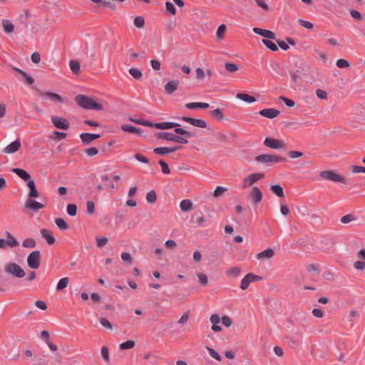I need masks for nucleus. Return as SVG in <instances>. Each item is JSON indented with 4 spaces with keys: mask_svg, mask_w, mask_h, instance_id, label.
I'll use <instances>...</instances> for the list:
<instances>
[{
    "mask_svg": "<svg viewBox=\"0 0 365 365\" xmlns=\"http://www.w3.org/2000/svg\"><path fill=\"white\" fill-rule=\"evenodd\" d=\"M76 101L79 106L84 109L95 110H102L103 109L101 104L96 103L92 98L87 96L78 95L76 97Z\"/></svg>",
    "mask_w": 365,
    "mask_h": 365,
    "instance_id": "1",
    "label": "nucleus"
},
{
    "mask_svg": "<svg viewBox=\"0 0 365 365\" xmlns=\"http://www.w3.org/2000/svg\"><path fill=\"white\" fill-rule=\"evenodd\" d=\"M175 132L178 135H173L172 142L177 143L187 144L188 143L187 138H192L195 136L194 133L189 132L180 127L176 128L175 129Z\"/></svg>",
    "mask_w": 365,
    "mask_h": 365,
    "instance_id": "2",
    "label": "nucleus"
},
{
    "mask_svg": "<svg viewBox=\"0 0 365 365\" xmlns=\"http://www.w3.org/2000/svg\"><path fill=\"white\" fill-rule=\"evenodd\" d=\"M255 160L258 163H262L266 165H271L280 162H284L286 158L275 155L262 154L257 155L255 158Z\"/></svg>",
    "mask_w": 365,
    "mask_h": 365,
    "instance_id": "3",
    "label": "nucleus"
},
{
    "mask_svg": "<svg viewBox=\"0 0 365 365\" xmlns=\"http://www.w3.org/2000/svg\"><path fill=\"white\" fill-rule=\"evenodd\" d=\"M319 177L335 182H347V180L344 177L331 170L322 171L319 173Z\"/></svg>",
    "mask_w": 365,
    "mask_h": 365,
    "instance_id": "4",
    "label": "nucleus"
},
{
    "mask_svg": "<svg viewBox=\"0 0 365 365\" xmlns=\"http://www.w3.org/2000/svg\"><path fill=\"white\" fill-rule=\"evenodd\" d=\"M248 198L254 205H258L262 200L263 194L257 186H253L248 192Z\"/></svg>",
    "mask_w": 365,
    "mask_h": 365,
    "instance_id": "5",
    "label": "nucleus"
},
{
    "mask_svg": "<svg viewBox=\"0 0 365 365\" xmlns=\"http://www.w3.org/2000/svg\"><path fill=\"white\" fill-rule=\"evenodd\" d=\"M28 266L33 269H36L41 264V253L38 250L31 252L27 257Z\"/></svg>",
    "mask_w": 365,
    "mask_h": 365,
    "instance_id": "6",
    "label": "nucleus"
},
{
    "mask_svg": "<svg viewBox=\"0 0 365 365\" xmlns=\"http://www.w3.org/2000/svg\"><path fill=\"white\" fill-rule=\"evenodd\" d=\"M6 272L16 277L21 278L25 276L24 270L16 263L11 262L5 266Z\"/></svg>",
    "mask_w": 365,
    "mask_h": 365,
    "instance_id": "7",
    "label": "nucleus"
},
{
    "mask_svg": "<svg viewBox=\"0 0 365 365\" xmlns=\"http://www.w3.org/2000/svg\"><path fill=\"white\" fill-rule=\"evenodd\" d=\"M5 235L7 240L0 239V249H6L7 247H14L19 245L16 239L9 232H6Z\"/></svg>",
    "mask_w": 365,
    "mask_h": 365,
    "instance_id": "8",
    "label": "nucleus"
},
{
    "mask_svg": "<svg viewBox=\"0 0 365 365\" xmlns=\"http://www.w3.org/2000/svg\"><path fill=\"white\" fill-rule=\"evenodd\" d=\"M264 145L272 149H284L286 144L278 139L267 137L264 141Z\"/></svg>",
    "mask_w": 365,
    "mask_h": 365,
    "instance_id": "9",
    "label": "nucleus"
},
{
    "mask_svg": "<svg viewBox=\"0 0 365 365\" xmlns=\"http://www.w3.org/2000/svg\"><path fill=\"white\" fill-rule=\"evenodd\" d=\"M260 279H262L261 277L256 275L253 273H249L246 274L242 279L240 283V288L242 290H245L249 287L251 282L258 281Z\"/></svg>",
    "mask_w": 365,
    "mask_h": 365,
    "instance_id": "10",
    "label": "nucleus"
},
{
    "mask_svg": "<svg viewBox=\"0 0 365 365\" xmlns=\"http://www.w3.org/2000/svg\"><path fill=\"white\" fill-rule=\"evenodd\" d=\"M264 177V173H252L244 179L242 187L246 188L250 187L258 180L262 179Z\"/></svg>",
    "mask_w": 365,
    "mask_h": 365,
    "instance_id": "11",
    "label": "nucleus"
},
{
    "mask_svg": "<svg viewBox=\"0 0 365 365\" xmlns=\"http://www.w3.org/2000/svg\"><path fill=\"white\" fill-rule=\"evenodd\" d=\"M51 121L57 128L63 130L69 128V122L64 118L53 115L51 117Z\"/></svg>",
    "mask_w": 365,
    "mask_h": 365,
    "instance_id": "12",
    "label": "nucleus"
},
{
    "mask_svg": "<svg viewBox=\"0 0 365 365\" xmlns=\"http://www.w3.org/2000/svg\"><path fill=\"white\" fill-rule=\"evenodd\" d=\"M181 120L189 123L192 125L200 128H205L207 127V124L205 120L202 119H196L190 117L183 116L180 118Z\"/></svg>",
    "mask_w": 365,
    "mask_h": 365,
    "instance_id": "13",
    "label": "nucleus"
},
{
    "mask_svg": "<svg viewBox=\"0 0 365 365\" xmlns=\"http://www.w3.org/2000/svg\"><path fill=\"white\" fill-rule=\"evenodd\" d=\"M45 205L34 200V198H27L25 202V207L32 211H38L43 208Z\"/></svg>",
    "mask_w": 365,
    "mask_h": 365,
    "instance_id": "14",
    "label": "nucleus"
},
{
    "mask_svg": "<svg viewBox=\"0 0 365 365\" xmlns=\"http://www.w3.org/2000/svg\"><path fill=\"white\" fill-rule=\"evenodd\" d=\"M101 137L100 134L83 133L80 135V138L82 143L85 145L90 144L93 140L98 139Z\"/></svg>",
    "mask_w": 365,
    "mask_h": 365,
    "instance_id": "15",
    "label": "nucleus"
},
{
    "mask_svg": "<svg viewBox=\"0 0 365 365\" xmlns=\"http://www.w3.org/2000/svg\"><path fill=\"white\" fill-rule=\"evenodd\" d=\"M210 321L212 324L211 327V329L213 331L219 332L222 330V328L218 325L221 321V319L218 314H212L210 318Z\"/></svg>",
    "mask_w": 365,
    "mask_h": 365,
    "instance_id": "16",
    "label": "nucleus"
},
{
    "mask_svg": "<svg viewBox=\"0 0 365 365\" xmlns=\"http://www.w3.org/2000/svg\"><path fill=\"white\" fill-rule=\"evenodd\" d=\"M21 147V142L19 139L11 142L9 145L5 147L3 150L4 153L12 154L16 153Z\"/></svg>",
    "mask_w": 365,
    "mask_h": 365,
    "instance_id": "17",
    "label": "nucleus"
},
{
    "mask_svg": "<svg viewBox=\"0 0 365 365\" xmlns=\"http://www.w3.org/2000/svg\"><path fill=\"white\" fill-rule=\"evenodd\" d=\"M253 31L255 34L259 35L261 36L265 37L269 39H274L275 38V34L274 32L269 30L267 29H262L261 28L255 27L253 29Z\"/></svg>",
    "mask_w": 365,
    "mask_h": 365,
    "instance_id": "18",
    "label": "nucleus"
},
{
    "mask_svg": "<svg viewBox=\"0 0 365 365\" xmlns=\"http://www.w3.org/2000/svg\"><path fill=\"white\" fill-rule=\"evenodd\" d=\"M259 115L269 119H272L279 114V111L274 108H264L259 112Z\"/></svg>",
    "mask_w": 365,
    "mask_h": 365,
    "instance_id": "19",
    "label": "nucleus"
},
{
    "mask_svg": "<svg viewBox=\"0 0 365 365\" xmlns=\"http://www.w3.org/2000/svg\"><path fill=\"white\" fill-rule=\"evenodd\" d=\"M27 186L29 189L28 192V198H35L38 197L40 196V193L38 190L36 189L35 182L33 180H29L27 182Z\"/></svg>",
    "mask_w": 365,
    "mask_h": 365,
    "instance_id": "20",
    "label": "nucleus"
},
{
    "mask_svg": "<svg viewBox=\"0 0 365 365\" xmlns=\"http://www.w3.org/2000/svg\"><path fill=\"white\" fill-rule=\"evenodd\" d=\"M40 96L46 99H49L53 102H58L63 103V98L61 96L57 93H51V92H42L40 93Z\"/></svg>",
    "mask_w": 365,
    "mask_h": 365,
    "instance_id": "21",
    "label": "nucleus"
},
{
    "mask_svg": "<svg viewBox=\"0 0 365 365\" xmlns=\"http://www.w3.org/2000/svg\"><path fill=\"white\" fill-rule=\"evenodd\" d=\"M180 126V125L179 123L175 122H162L155 123V128L161 130L170 129L173 128H175V129L176 128H178Z\"/></svg>",
    "mask_w": 365,
    "mask_h": 365,
    "instance_id": "22",
    "label": "nucleus"
},
{
    "mask_svg": "<svg viewBox=\"0 0 365 365\" xmlns=\"http://www.w3.org/2000/svg\"><path fill=\"white\" fill-rule=\"evenodd\" d=\"M11 171L16 175H17L23 180L26 181L27 182L29 180H32L30 174L24 169L16 168H13Z\"/></svg>",
    "mask_w": 365,
    "mask_h": 365,
    "instance_id": "23",
    "label": "nucleus"
},
{
    "mask_svg": "<svg viewBox=\"0 0 365 365\" xmlns=\"http://www.w3.org/2000/svg\"><path fill=\"white\" fill-rule=\"evenodd\" d=\"M180 83L177 80L170 81L165 86V91L168 94L173 93L178 88Z\"/></svg>",
    "mask_w": 365,
    "mask_h": 365,
    "instance_id": "24",
    "label": "nucleus"
},
{
    "mask_svg": "<svg viewBox=\"0 0 365 365\" xmlns=\"http://www.w3.org/2000/svg\"><path fill=\"white\" fill-rule=\"evenodd\" d=\"M40 232L41 236L46 240L48 245H53L55 243L56 239L50 231L43 228L41 229Z\"/></svg>",
    "mask_w": 365,
    "mask_h": 365,
    "instance_id": "25",
    "label": "nucleus"
},
{
    "mask_svg": "<svg viewBox=\"0 0 365 365\" xmlns=\"http://www.w3.org/2000/svg\"><path fill=\"white\" fill-rule=\"evenodd\" d=\"M179 149L178 147H173V148H168V147H158L155 148L153 150V152L158 155H165L170 153L175 152Z\"/></svg>",
    "mask_w": 365,
    "mask_h": 365,
    "instance_id": "26",
    "label": "nucleus"
},
{
    "mask_svg": "<svg viewBox=\"0 0 365 365\" xmlns=\"http://www.w3.org/2000/svg\"><path fill=\"white\" fill-rule=\"evenodd\" d=\"M274 255V251L272 248H267L264 250V251L259 252L257 255V258L258 259H271Z\"/></svg>",
    "mask_w": 365,
    "mask_h": 365,
    "instance_id": "27",
    "label": "nucleus"
},
{
    "mask_svg": "<svg viewBox=\"0 0 365 365\" xmlns=\"http://www.w3.org/2000/svg\"><path fill=\"white\" fill-rule=\"evenodd\" d=\"M185 107L187 109H195V108H202L205 109L209 107V104L207 103L202 102H193V103H187L185 104Z\"/></svg>",
    "mask_w": 365,
    "mask_h": 365,
    "instance_id": "28",
    "label": "nucleus"
},
{
    "mask_svg": "<svg viewBox=\"0 0 365 365\" xmlns=\"http://www.w3.org/2000/svg\"><path fill=\"white\" fill-rule=\"evenodd\" d=\"M236 97L237 98L248 103H252L256 101V98L255 97L247 93H240L237 94Z\"/></svg>",
    "mask_w": 365,
    "mask_h": 365,
    "instance_id": "29",
    "label": "nucleus"
},
{
    "mask_svg": "<svg viewBox=\"0 0 365 365\" xmlns=\"http://www.w3.org/2000/svg\"><path fill=\"white\" fill-rule=\"evenodd\" d=\"M174 133L170 132H158L155 134L158 139L165 140L172 142Z\"/></svg>",
    "mask_w": 365,
    "mask_h": 365,
    "instance_id": "30",
    "label": "nucleus"
},
{
    "mask_svg": "<svg viewBox=\"0 0 365 365\" xmlns=\"http://www.w3.org/2000/svg\"><path fill=\"white\" fill-rule=\"evenodd\" d=\"M180 207L182 212L189 211L192 207V202L189 199L182 200L180 203Z\"/></svg>",
    "mask_w": 365,
    "mask_h": 365,
    "instance_id": "31",
    "label": "nucleus"
},
{
    "mask_svg": "<svg viewBox=\"0 0 365 365\" xmlns=\"http://www.w3.org/2000/svg\"><path fill=\"white\" fill-rule=\"evenodd\" d=\"M241 269L239 267H233L226 272L228 277H237L240 275Z\"/></svg>",
    "mask_w": 365,
    "mask_h": 365,
    "instance_id": "32",
    "label": "nucleus"
},
{
    "mask_svg": "<svg viewBox=\"0 0 365 365\" xmlns=\"http://www.w3.org/2000/svg\"><path fill=\"white\" fill-rule=\"evenodd\" d=\"M121 129L124 132H129V133H137V134L141 133V130L140 128H135L131 125L123 124L121 125Z\"/></svg>",
    "mask_w": 365,
    "mask_h": 365,
    "instance_id": "33",
    "label": "nucleus"
},
{
    "mask_svg": "<svg viewBox=\"0 0 365 365\" xmlns=\"http://www.w3.org/2000/svg\"><path fill=\"white\" fill-rule=\"evenodd\" d=\"M14 70H15L16 71L19 72V73H21L25 78L26 80V82L29 84V85H31L34 83V78L29 76L24 71L19 68H16V67H14L13 68Z\"/></svg>",
    "mask_w": 365,
    "mask_h": 365,
    "instance_id": "34",
    "label": "nucleus"
},
{
    "mask_svg": "<svg viewBox=\"0 0 365 365\" xmlns=\"http://www.w3.org/2000/svg\"><path fill=\"white\" fill-rule=\"evenodd\" d=\"M270 189L278 197H283L284 196V190L280 185H272Z\"/></svg>",
    "mask_w": 365,
    "mask_h": 365,
    "instance_id": "35",
    "label": "nucleus"
},
{
    "mask_svg": "<svg viewBox=\"0 0 365 365\" xmlns=\"http://www.w3.org/2000/svg\"><path fill=\"white\" fill-rule=\"evenodd\" d=\"M69 283V279L68 277H63L61 279L56 286L57 291H61L65 289Z\"/></svg>",
    "mask_w": 365,
    "mask_h": 365,
    "instance_id": "36",
    "label": "nucleus"
},
{
    "mask_svg": "<svg viewBox=\"0 0 365 365\" xmlns=\"http://www.w3.org/2000/svg\"><path fill=\"white\" fill-rule=\"evenodd\" d=\"M263 44L272 51H278V46L270 39H263Z\"/></svg>",
    "mask_w": 365,
    "mask_h": 365,
    "instance_id": "37",
    "label": "nucleus"
},
{
    "mask_svg": "<svg viewBox=\"0 0 365 365\" xmlns=\"http://www.w3.org/2000/svg\"><path fill=\"white\" fill-rule=\"evenodd\" d=\"M69 66L73 73L77 74L79 73L81 69V66L79 62L75 60H71L69 62Z\"/></svg>",
    "mask_w": 365,
    "mask_h": 365,
    "instance_id": "38",
    "label": "nucleus"
},
{
    "mask_svg": "<svg viewBox=\"0 0 365 365\" xmlns=\"http://www.w3.org/2000/svg\"><path fill=\"white\" fill-rule=\"evenodd\" d=\"M129 73L135 79H140L143 76L142 71L137 68H130L128 71Z\"/></svg>",
    "mask_w": 365,
    "mask_h": 365,
    "instance_id": "39",
    "label": "nucleus"
},
{
    "mask_svg": "<svg viewBox=\"0 0 365 365\" xmlns=\"http://www.w3.org/2000/svg\"><path fill=\"white\" fill-rule=\"evenodd\" d=\"M22 245L26 248H34L36 245V242L34 238H26L23 241Z\"/></svg>",
    "mask_w": 365,
    "mask_h": 365,
    "instance_id": "40",
    "label": "nucleus"
},
{
    "mask_svg": "<svg viewBox=\"0 0 365 365\" xmlns=\"http://www.w3.org/2000/svg\"><path fill=\"white\" fill-rule=\"evenodd\" d=\"M135 341L133 340H128L120 344L119 348L120 350L130 349L134 347Z\"/></svg>",
    "mask_w": 365,
    "mask_h": 365,
    "instance_id": "41",
    "label": "nucleus"
},
{
    "mask_svg": "<svg viewBox=\"0 0 365 365\" xmlns=\"http://www.w3.org/2000/svg\"><path fill=\"white\" fill-rule=\"evenodd\" d=\"M55 223L58 227L62 230H66L68 228V224L63 218H56Z\"/></svg>",
    "mask_w": 365,
    "mask_h": 365,
    "instance_id": "42",
    "label": "nucleus"
},
{
    "mask_svg": "<svg viewBox=\"0 0 365 365\" xmlns=\"http://www.w3.org/2000/svg\"><path fill=\"white\" fill-rule=\"evenodd\" d=\"M3 27L6 33H11L14 31V26L9 20L3 21Z\"/></svg>",
    "mask_w": 365,
    "mask_h": 365,
    "instance_id": "43",
    "label": "nucleus"
},
{
    "mask_svg": "<svg viewBox=\"0 0 365 365\" xmlns=\"http://www.w3.org/2000/svg\"><path fill=\"white\" fill-rule=\"evenodd\" d=\"M157 200V195L154 190H150L146 195V200L149 203H154Z\"/></svg>",
    "mask_w": 365,
    "mask_h": 365,
    "instance_id": "44",
    "label": "nucleus"
},
{
    "mask_svg": "<svg viewBox=\"0 0 365 365\" xmlns=\"http://www.w3.org/2000/svg\"><path fill=\"white\" fill-rule=\"evenodd\" d=\"M101 7L109 8L113 11L116 10V6L113 3V0H103Z\"/></svg>",
    "mask_w": 365,
    "mask_h": 365,
    "instance_id": "45",
    "label": "nucleus"
},
{
    "mask_svg": "<svg viewBox=\"0 0 365 365\" xmlns=\"http://www.w3.org/2000/svg\"><path fill=\"white\" fill-rule=\"evenodd\" d=\"M130 120L137 123V124H139V125H146V126H149V127H155V123L150 122V121H148V120H138V119H133V118H130Z\"/></svg>",
    "mask_w": 365,
    "mask_h": 365,
    "instance_id": "46",
    "label": "nucleus"
},
{
    "mask_svg": "<svg viewBox=\"0 0 365 365\" xmlns=\"http://www.w3.org/2000/svg\"><path fill=\"white\" fill-rule=\"evenodd\" d=\"M225 31H226V26L225 24H221L217 30V33H216L217 38L219 39H222L224 38Z\"/></svg>",
    "mask_w": 365,
    "mask_h": 365,
    "instance_id": "47",
    "label": "nucleus"
},
{
    "mask_svg": "<svg viewBox=\"0 0 365 365\" xmlns=\"http://www.w3.org/2000/svg\"><path fill=\"white\" fill-rule=\"evenodd\" d=\"M66 136L67 133L56 130L53 132L52 138L56 140H61L66 138Z\"/></svg>",
    "mask_w": 365,
    "mask_h": 365,
    "instance_id": "48",
    "label": "nucleus"
},
{
    "mask_svg": "<svg viewBox=\"0 0 365 365\" xmlns=\"http://www.w3.org/2000/svg\"><path fill=\"white\" fill-rule=\"evenodd\" d=\"M67 213L71 216H75L77 213V206L75 204H68L66 208Z\"/></svg>",
    "mask_w": 365,
    "mask_h": 365,
    "instance_id": "49",
    "label": "nucleus"
},
{
    "mask_svg": "<svg viewBox=\"0 0 365 365\" xmlns=\"http://www.w3.org/2000/svg\"><path fill=\"white\" fill-rule=\"evenodd\" d=\"M356 218L352 214H347L341 218V222L343 224H347L351 221L356 220Z\"/></svg>",
    "mask_w": 365,
    "mask_h": 365,
    "instance_id": "50",
    "label": "nucleus"
},
{
    "mask_svg": "<svg viewBox=\"0 0 365 365\" xmlns=\"http://www.w3.org/2000/svg\"><path fill=\"white\" fill-rule=\"evenodd\" d=\"M225 68L230 72H236L239 69V66L233 63H225Z\"/></svg>",
    "mask_w": 365,
    "mask_h": 365,
    "instance_id": "51",
    "label": "nucleus"
},
{
    "mask_svg": "<svg viewBox=\"0 0 365 365\" xmlns=\"http://www.w3.org/2000/svg\"><path fill=\"white\" fill-rule=\"evenodd\" d=\"M336 65L340 68H349L350 66L349 61L344 58L337 60Z\"/></svg>",
    "mask_w": 365,
    "mask_h": 365,
    "instance_id": "52",
    "label": "nucleus"
},
{
    "mask_svg": "<svg viewBox=\"0 0 365 365\" xmlns=\"http://www.w3.org/2000/svg\"><path fill=\"white\" fill-rule=\"evenodd\" d=\"M159 164L161 166L162 172L164 174L168 175V174L170 173V170L169 168V166H168V163L165 161H164L163 160H159Z\"/></svg>",
    "mask_w": 365,
    "mask_h": 365,
    "instance_id": "53",
    "label": "nucleus"
},
{
    "mask_svg": "<svg viewBox=\"0 0 365 365\" xmlns=\"http://www.w3.org/2000/svg\"><path fill=\"white\" fill-rule=\"evenodd\" d=\"M199 282L202 286H206L208 283V278L205 274L203 273H199L197 274Z\"/></svg>",
    "mask_w": 365,
    "mask_h": 365,
    "instance_id": "54",
    "label": "nucleus"
},
{
    "mask_svg": "<svg viewBox=\"0 0 365 365\" xmlns=\"http://www.w3.org/2000/svg\"><path fill=\"white\" fill-rule=\"evenodd\" d=\"M101 354L103 357V359L106 363H109L110 361V357H109V350L107 346H103L101 348Z\"/></svg>",
    "mask_w": 365,
    "mask_h": 365,
    "instance_id": "55",
    "label": "nucleus"
},
{
    "mask_svg": "<svg viewBox=\"0 0 365 365\" xmlns=\"http://www.w3.org/2000/svg\"><path fill=\"white\" fill-rule=\"evenodd\" d=\"M134 25L137 28H142L145 25V19L143 16H137L134 19Z\"/></svg>",
    "mask_w": 365,
    "mask_h": 365,
    "instance_id": "56",
    "label": "nucleus"
},
{
    "mask_svg": "<svg viewBox=\"0 0 365 365\" xmlns=\"http://www.w3.org/2000/svg\"><path fill=\"white\" fill-rule=\"evenodd\" d=\"M207 349L208 350V352H209L210 355L212 358H214L215 359H216V360H217L219 361H220L222 360V358H221L220 355L219 354V353L216 350H215L212 348H210V347H207Z\"/></svg>",
    "mask_w": 365,
    "mask_h": 365,
    "instance_id": "57",
    "label": "nucleus"
},
{
    "mask_svg": "<svg viewBox=\"0 0 365 365\" xmlns=\"http://www.w3.org/2000/svg\"><path fill=\"white\" fill-rule=\"evenodd\" d=\"M165 8H166L167 11H168L172 15L176 14V12H177L176 9L171 2H170V1L165 2Z\"/></svg>",
    "mask_w": 365,
    "mask_h": 365,
    "instance_id": "58",
    "label": "nucleus"
},
{
    "mask_svg": "<svg viewBox=\"0 0 365 365\" xmlns=\"http://www.w3.org/2000/svg\"><path fill=\"white\" fill-rule=\"evenodd\" d=\"M221 322L225 327H230L232 323L230 317L227 315H224L222 317Z\"/></svg>",
    "mask_w": 365,
    "mask_h": 365,
    "instance_id": "59",
    "label": "nucleus"
},
{
    "mask_svg": "<svg viewBox=\"0 0 365 365\" xmlns=\"http://www.w3.org/2000/svg\"><path fill=\"white\" fill-rule=\"evenodd\" d=\"M87 212L88 214H93L96 212L95 204L93 201L90 200L86 202Z\"/></svg>",
    "mask_w": 365,
    "mask_h": 365,
    "instance_id": "60",
    "label": "nucleus"
},
{
    "mask_svg": "<svg viewBox=\"0 0 365 365\" xmlns=\"http://www.w3.org/2000/svg\"><path fill=\"white\" fill-rule=\"evenodd\" d=\"M134 158L142 163H145V164L149 163L148 158L141 154H139V153L135 154L134 155Z\"/></svg>",
    "mask_w": 365,
    "mask_h": 365,
    "instance_id": "61",
    "label": "nucleus"
},
{
    "mask_svg": "<svg viewBox=\"0 0 365 365\" xmlns=\"http://www.w3.org/2000/svg\"><path fill=\"white\" fill-rule=\"evenodd\" d=\"M351 170L353 173H365V167L353 165L351 167Z\"/></svg>",
    "mask_w": 365,
    "mask_h": 365,
    "instance_id": "62",
    "label": "nucleus"
},
{
    "mask_svg": "<svg viewBox=\"0 0 365 365\" xmlns=\"http://www.w3.org/2000/svg\"><path fill=\"white\" fill-rule=\"evenodd\" d=\"M107 237H97L96 238V245L98 247H103L108 243Z\"/></svg>",
    "mask_w": 365,
    "mask_h": 365,
    "instance_id": "63",
    "label": "nucleus"
},
{
    "mask_svg": "<svg viewBox=\"0 0 365 365\" xmlns=\"http://www.w3.org/2000/svg\"><path fill=\"white\" fill-rule=\"evenodd\" d=\"M226 190H227V189L224 187L217 186V187L215 188V190L214 191L213 196L215 197H217L220 195H221L222 194H223Z\"/></svg>",
    "mask_w": 365,
    "mask_h": 365,
    "instance_id": "64",
    "label": "nucleus"
}]
</instances>
